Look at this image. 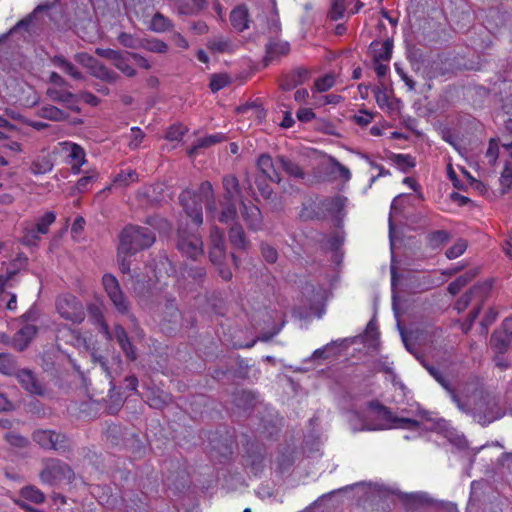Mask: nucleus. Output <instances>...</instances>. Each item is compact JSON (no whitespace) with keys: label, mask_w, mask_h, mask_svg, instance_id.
I'll use <instances>...</instances> for the list:
<instances>
[{"label":"nucleus","mask_w":512,"mask_h":512,"mask_svg":"<svg viewBox=\"0 0 512 512\" xmlns=\"http://www.w3.org/2000/svg\"><path fill=\"white\" fill-rule=\"evenodd\" d=\"M347 419L353 432L388 429L414 430L420 426L418 420L409 417H399L378 401H370L363 411H350Z\"/></svg>","instance_id":"obj_1"},{"label":"nucleus","mask_w":512,"mask_h":512,"mask_svg":"<svg viewBox=\"0 0 512 512\" xmlns=\"http://www.w3.org/2000/svg\"><path fill=\"white\" fill-rule=\"evenodd\" d=\"M156 240L154 232L148 227L126 226L119 235L118 264L122 273L130 272L128 257L151 247Z\"/></svg>","instance_id":"obj_2"},{"label":"nucleus","mask_w":512,"mask_h":512,"mask_svg":"<svg viewBox=\"0 0 512 512\" xmlns=\"http://www.w3.org/2000/svg\"><path fill=\"white\" fill-rule=\"evenodd\" d=\"M427 369L430 374L449 391L452 401L456 404L458 409L464 413L471 412L474 420L480 425L487 426L504 416V411L501 409L498 400L490 396H481L474 402L472 410H469L466 404L449 388L445 379L435 368L428 366Z\"/></svg>","instance_id":"obj_3"},{"label":"nucleus","mask_w":512,"mask_h":512,"mask_svg":"<svg viewBox=\"0 0 512 512\" xmlns=\"http://www.w3.org/2000/svg\"><path fill=\"white\" fill-rule=\"evenodd\" d=\"M199 191L200 195L186 190L179 196L180 203L187 217H189L196 226H200L203 223L201 205L203 200L206 203L207 213L213 215L216 213V203L212 184L208 181L203 182L200 185Z\"/></svg>","instance_id":"obj_4"},{"label":"nucleus","mask_w":512,"mask_h":512,"mask_svg":"<svg viewBox=\"0 0 512 512\" xmlns=\"http://www.w3.org/2000/svg\"><path fill=\"white\" fill-rule=\"evenodd\" d=\"M43 465L40 479L45 484L55 485L61 482H70L73 478L72 469L59 459H46L43 461Z\"/></svg>","instance_id":"obj_5"},{"label":"nucleus","mask_w":512,"mask_h":512,"mask_svg":"<svg viewBox=\"0 0 512 512\" xmlns=\"http://www.w3.org/2000/svg\"><path fill=\"white\" fill-rule=\"evenodd\" d=\"M177 249L193 260L204 254V245L201 237L186 226H180L177 232Z\"/></svg>","instance_id":"obj_6"},{"label":"nucleus","mask_w":512,"mask_h":512,"mask_svg":"<svg viewBox=\"0 0 512 512\" xmlns=\"http://www.w3.org/2000/svg\"><path fill=\"white\" fill-rule=\"evenodd\" d=\"M102 283L109 299L113 303L115 309L124 315H128L132 322L136 319L130 314V305L124 293L122 292L119 282L112 274H104Z\"/></svg>","instance_id":"obj_7"},{"label":"nucleus","mask_w":512,"mask_h":512,"mask_svg":"<svg viewBox=\"0 0 512 512\" xmlns=\"http://www.w3.org/2000/svg\"><path fill=\"white\" fill-rule=\"evenodd\" d=\"M56 309L62 318L73 323H81L85 318L83 305L71 294L59 296Z\"/></svg>","instance_id":"obj_8"},{"label":"nucleus","mask_w":512,"mask_h":512,"mask_svg":"<svg viewBox=\"0 0 512 512\" xmlns=\"http://www.w3.org/2000/svg\"><path fill=\"white\" fill-rule=\"evenodd\" d=\"M32 439L45 450L65 452L68 449L66 436L54 430L37 429L33 432Z\"/></svg>","instance_id":"obj_9"},{"label":"nucleus","mask_w":512,"mask_h":512,"mask_svg":"<svg viewBox=\"0 0 512 512\" xmlns=\"http://www.w3.org/2000/svg\"><path fill=\"white\" fill-rule=\"evenodd\" d=\"M512 343V317L506 318L499 329L495 330L490 337V346L498 354L508 351Z\"/></svg>","instance_id":"obj_10"},{"label":"nucleus","mask_w":512,"mask_h":512,"mask_svg":"<svg viewBox=\"0 0 512 512\" xmlns=\"http://www.w3.org/2000/svg\"><path fill=\"white\" fill-rule=\"evenodd\" d=\"M493 285V280H486L474 285L469 292L462 295L455 303V309L458 312L464 311L471 301H476L478 304L482 303L489 295Z\"/></svg>","instance_id":"obj_11"},{"label":"nucleus","mask_w":512,"mask_h":512,"mask_svg":"<svg viewBox=\"0 0 512 512\" xmlns=\"http://www.w3.org/2000/svg\"><path fill=\"white\" fill-rule=\"evenodd\" d=\"M101 329L107 339L115 338L117 340L127 358L132 361L136 359V352L128 338L125 329L121 325L116 324L113 328V331L110 332L108 325L105 322H102Z\"/></svg>","instance_id":"obj_12"},{"label":"nucleus","mask_w":512,"mask_h":512,"mask_svg":"<svg viewBox=\"0 0 512 512\" xmlns=\"http://www.w3.org/2000/svg\"><path fill=\"white\" fill-rule=\"evenodd\" d=\"M15 378L18 380L21 387L30 394L43 395L45 392L44 386L37 379L34 372L30 369L23 368L18 371Z\"/></svg>","instance_id":"obj_13"},{"label":"nucleus","mask_w":512,"mask_h":512,"mask_svg":"<svg viewBox=\"0 0 512 512\" xmlns=\"http://www.w3.org/2000/svg\"><path fill=\"white\" fill-rule=\"evenodd\" d=\"M62 146V150L67 154V158L69 159L68 163L71 166V169L74 173H79L81 166L85 163V151L84 149L71 142H62L60 143Z\"/></svg>","instance_id":"obj_14"},{"label":"nucleus","mask_w":512,"mask_h":512,"mask_svg":"<svg viewBox=\"0 0 512 512\" xmlns=\"http://www.w3.org/2000/svg\"><path fill=\"white\" fill-rule=\"evenodd\" d=\"M38 329L33 324H26L18 330L12 338V346L17 351L25 350L33 338L36 336Z\"/></svg>","instance_id":"obj_15"},{"label":"nucleus","mask_w":512,"mask_h":512,"mask_svg":"<svg viewBox=\"0 0 512 512\" xmlns=\"http://www.w3.org/2000/svg\"><path fill=\"white\" fill-rule=\"evenodd\" d=\"M241 214L248 228L252 231H258L262 228V214L260 209L253 204L242 202Z\"/></svg>","instance_id":"obj_16"},{"label":"nucleus","mask_w":512,"mask_h":512,"mask_svg":"<svg viewBox=\"0 0 512 512\" xmlns=\"http://www.w3.org/2000/svg\"><path fill=\"white\" fill-rule=\"evenodd\" d=\"M258 167L269 180L276 183L281 182L277 158L273 160L270 155L262 154L258 159Z\"/></svg>","instance_id":"obj_17"},{"label":"nucleus","mask_w":512,"mask_h":512,"mask_svg":"<svg viewBox=\"0 0 512 512\" xmlns=\"http://www.w3.org/2000/svg\"><path fill=\"white\" fill-rule=\"evenodd\" d=\"M266 47V60H273L279 56L289 53L290 45L286 41L277 39V37H269Z\"/></svg>","instance_id":"obj_18"},{"label":"nucleus","mask_w":512,"mask_h":512,"mask_svg":"<svg viewBox=\"0 0 512 512\" xmlns=\"http://www.w3.org/2000/svg\"><path fill=\"white\" fill-rule=\"evenodd\" d=\"M230 22L233 28L238 32H243L249 28V13L244 5L235 7L230 14Z\"/></svg>","instance_id":"obj_19"},{"label":"nucleus","mask_w":512,"mask_h":512,"mask_svg":"<svg viewBox=\"0 0 512 512\" xmlns=\"http://www.w3.org/2000/svg\"><path fill=\"white\" fill-rule=\"evenodd\" d=\"M223 188L225 201H240L242 198L241 189L239 186L238 179L233 175H227L223 178Z\"/></svg>","instance_id":"obj_20"},{"label":"nucleus","mask_w":512,"mask_h":512,"mask_svg":"<svg viewBox=\"0 0 512 512\" xmlns=\"http://www.w3.org/2000/svg\"><path fill=\"white\" fill-rule=\"evenodd\" d=\"M277 163L280 169H282L288 176L297 180H303L305 178L306 174L304 170L295 161L279 155L277 156Z\"/></svg>","instance_id":"obj_21"},{"label":"nucleus","mask_w":512,"mask_h":512,"mask_svg":"<svg viewBox=\"0 0 512 512\" xmlns=\"http://www.w3.org/2000/svg\"><path fill=\"white\" fill-rule=\"evenodd\" d=\"M260 32L269 37H277L281 31V25L277 13L270 11L269 16L260 19Z\"/></svg>","instance_id":"obj_22"},{"label":"nucleus","mask_w":512,"mask_h":512,"mask_svg":"<svg viewBox=\"0 0 512 512\" xmlns=\"http://www.w3.org/2000/svg\"><path fill=\"white\" fill-rule=\"evenodd\" d=\"M308 72L305 69L298 68L286 74L280 83V87L284 91H289L302 84L307 78Z\"/></svg>","instance_id":"obj_23"},{"label":"nucleus","mask_w":512,"mask_h":512,"mask_svg":"<svg viewBox=\"0 0 512 512\" xmlns=\"http://www.w3.org/2000/svg\"><path fill=\"white\" fill-rule=\"evenodd\" d=\"M20 370L16 357L10 353H0V374L4 376H16Z\"/></svg>","instance_id":"obj_24"},{"label":"nucleus","mask_w":512,"mask_h":512,"mask_svg":"<svg viewBox=\"0 0 512 512\" xmlns=\"http://www.w3.org/2000/svg\"><path fill=\"white\" fill-rule=\"evenodd\" d=\"M373 52L374 61H389L392 55V42L386 40L384 42L374 41L370 45Z\"/></svg>","instance_id":"obj_25"},{"label":"nucleus","mask_w":512,"mask_h":512,"mask_svg":"<svg viewBox=\"0 0 512 512\" xmlns=\"http://www.w3.org/2000/svg\"><path fill=\"white\" fill-rule=\"evenodd\" d=\"M225 140V136L221 133H216L212 135H208L202 138H199L188 150V155L190 157L197 154L199 149L208 148L216 143H220Z\"/></svg>","instance_id":"obj_26"},{"label":"nucleus","mask_w":512,"mask_h":512,"mask_svg":"<svg viewBox=\"0 0 512 512\" xmlns=\"http://www.w3.org/2000/svg\"><path fill=\"white\" fill-rule=\"evenodd\" d=\"M222 210L220 213H215V215L210 214L213 218H216L224 224H231L234 222L237 216L236 202L233 201H225L221 203Z\"/></svg>","instance_id":"obj_27"},{"label":"nucleus","mask_w":512,"mask_h":512,"mask_svg":"<svg viewBox=\"0 0 512 512\" xmlns=\"http://www.w3.org/2000/svg\"><path fill=\"white\" fill-rule=\"evenodd\" d=\"M38 116L50 121H64L68 118V115L53 105H44L39 108L37 112Z\"/></svg>","instance_id":"obj_28"},{"label":"nucleus","mask_w":512,"mask_h":512,"mask_svg":"<svg viewBox=\"0 0 512 512\" xmlns=\"http://www.w3.org/2000/svg\"><path fill=\"white\" fill-rule=\"evenodd\" d=\"M52 63L61 68L66 74L70 75L72 78L80 80L83 78V75L76 69V67L69 61H67L63 56L56 55L51 59Z\"/></svg>","instance_id":"obj_29"},{"label":"nucleus","mask_w":512,"mask_h":512,"mask_svg":"<svg viewBox=\"0 0 512 512\" xmlns=\"http://www.w3.org/2000/svg\"><path fill=\"white\" fill-rule=\"evenodd\" d=\"M346 200L347 199L342 196H335L325 199L322 202V206L328 213L339 216L345 207Z\"/></svg>","instance_id":"obj_30"},{"label":"nucleus","mask_w":512,"mask_h":512,"mask_svg":"<svg viewBox=\"0 0 512 512\" xmlns=\"http://www.w3.org/2000/svg\"><path fill=\"white\" fill-rule=\"evenodd\" d=\"M41 232L37 230L34 224L26 223L23 228L21 242L26 246H34L40 240Z\"/></svg>","instance_id":"obj_31"},{"label":"nucleus","mask_w":512,"mask_h":512,"mask_svg":"<svg viewBox=\"0 0 512 512\" xmlns=\"http://www.w3.org/2000/svg\"><path fill=\"white\" fill-rule=\"evenodd\" d=\"M172 27H173V24H172L171 20L168 19L167 17H165L161 13L154 14V16L152 17L150 24H149V28L152 31L157 32V33L166 32V31L170 30Z\"/></svg>","instance_id":"obj_32"},{"label":"nucleus","mask_w":512,"mask_h":512,"mask_svg":"<svg viewBox=\"0 0 512 512\" xmlns=\"http://www.w3.org/2000/svg\"><path fill=\"white\" fill-rule=\"evenodd\" d=\"M229 240L237 249H245L248 243L245 238L244 231L239 225H234L230 228Z\"/></svg>","instance_id":"obj_33"},{"label":"nucleus","mask_w":512,"mask_h":512,"mask_svg":"<svg viewBox=\"0 0 512 512\" xmlns=\"http://www.w3.org/2000/svg\"><path fill=\"white\" fill-rule=\"evenodd\" d=\"M91 73L96 78H99L103 81H107L110 83H113L118 79V75L114 71L109 70L104 65L100 64L98 61L95 64L94 69L91 70Z\"/></svg>","instance_id":"obj_34"},{"label":"nucleus","mask_w":512,"mask_h":512,"mask_svg":"<svg viewBox=\"0 0 512 512\" xmlns=\"http://www.w3.org/2000/svg\"><path fill=\"white\" fill-rule=\"evenodd\" d=\"M53 164L47 155L38 157L31 165V172L35 175L45 174L52 170Z\"/></svg>","instance_id":"obj_35"},{"label":"nucleus","mask_w":512,"mask_h":512,"mask_svg":"<svg viewBox=\"0 0 512 512\" xmlns=\"http://www.w3.org/2000/svg\"><path fill=\"white\" fill-rule=\"evenodd\" d=\"M46 94L52 101L61 103L70 102L74 98L73 93L56 87L48 88Z\"/></svg>","instance_id":"obj_36"},{"label":"nucleus","mask_w":512,"mask_h":512,"mask_svg":"<svg viewBox=\"0 0 512 512\" xmlns=\"http://www.w3.org/2000/svg\"><path fill=\"white\" fill-rule=\"evenodd\" d=\"M475 277V273L470 271L461 276H459L456 280L451 282L448 286V292L451 295H456L465 285H467L473 278Z\"/></svg>","instance_id":"obj_37"},{"label":"nucleus","mask_w":512,"mask_h":512,"mask_svg":"<svg viewBox=\"0 0 512 512\" xmlns=\"http://www.w3.org/2000/svg\"><path fill=\"white\" fill-rule=\"evenodd\" d=\"M207 47L217 53H227L233 50V44L225 38H214L208 42Z\"/></svg>","instance_id":"obj_38"},{"label":"nucleus","mask_w":512,"mask_h":512,"mask_svg":"<svg viewBox=\"0 0 512 512\" xmlns=\"http://www.w3.org/2000/svg\"><path fill=\"white\" fill-rule=\"evenodd\" d=\"M450 238V235L447 231L445 230H437V231H433L431 232L428 236H427V241H428V245L435 249V248H438L440 247L443 243L447 242Z\"/></svg>","instance_id":"obj_39"},{"label":"nucleus","mask_w":512,"mask_h":512,"mask_svg":"<svg viewBox=\"0 0 512 512\" xmlns=\"http://www.w3.org/2000/svg\"><path fill=\"white\" fill-rule=\"evenodd\" d=\"M129 58L130 57L127 54L123 55L120 53L113 65L126 76L132 77L135 75V70L130 65Z\"/></svg>","instance_id":"obj_40"},{"label":"nucleus","mask_w":512,"mask_h":512,"mask_svg":"<svg viewBox=\"0 0 512 512\" xmlns=\"http://www.w3.org/2000/svg\"><path fill=\"white\" fill-rule=\"evenodd\" d=\"M21 496L29 501H32L36 504H40L44 502L45 496L44 494L37 488L33 486H27L21 489Z\"/></svg>","instance_id":"obj_41"},{"label":"nucleus","mask_w":512,"mask_h":512,"mask_svg":"<svg viewBox=\"0 0 512 512\" xmlns=\"http://www.w3.org/2000/svg\"><path fill=\"white\" fill-rule=\"evenodd\" d=\"M56 219V215L54 212H46L42 217H40L35 223V227L41 234H47L49 231V226L54 223Z\"/></svg>","instance_id":"obj_42"},{"label":"nucleus","mask_w":512,"mask_h":512,"mask_svg":"<svg viewBox=\"0 0 512 512\" xmlns=\"http://www.w3.org/2000/svg\"><path fill=\"white\" fill-rule=\"evenodd\" d=\"M467 241L464 239H458L450 248L446 250V257L448 259H456L461 256L467 249Z\"/></svg>","instance_id":"obj_43"},{"label":"nucleus","mask_w":512,"mask_h":512,"mask_svg":"<svg viewBox=\"0 0 512 512\" xmlns=\"http://www.w3.org/2000/svg\"><path fill=\"white\" fill-rule=\"evenodd\" d=\"M335 83V76L333 74H326L325 76L316 80L314 89L319 93H323L331 89Z\"/></svg>","instance_id":"obj_44"},{"label":"nucleus","mask_w":512,"mask_h":512,"mask_svg":"<svg viewBox=\"0 0 512 512\" xmlns=\"http://www.w3.org/2000/svg\"><path fill=\"white\" fill-rule=\"evenodd\" d=\"M176 9L180 15L191 16L197 14L203 8H198L194 2L193 4H189L185 0H179L176 2Z\"/></svg>","instance_id":"obj_45"},{"label":"nucleus","mask_w":512,"mask_h":512,"mask_svg":"<svg viewBox=\"0 0 512 512\" xmlns=\"http://www.w3.org/2000/svg\"><path fill=\"white\" fill-rule=\"evenodd\" d=\"M12 287H3V291L0 290V301L6 303L8 310H15L17 307V295L9 289Z\"/></svg>","instance_id":"obj_46"},{"label":"nucleus","mask_w":512,"mask_h":512,"mask_svg":"<svg viewBox=\"0 0 512 512\" xmlns=\"http://www.w3.org/2000/svg\"><path fill=\"white\" fill-rule=\"evenodd\" d=\"M145 138L144 132L139 127H132L129 136V147L131 149H137Z\"/></svg>","instance_id":"obj_47"},{"label":"nucleus","mask_w":512,"mask_h":512,"mask_svg":"<svg viewBox=\"0 0 512 512\" xmlns=\"http://www.w3.org/2000/svg\"><path fill=\"white\" fill-rule=\"evenodd\" d=\"M501 192L506 193L512 186V168L506 164L499 179Z\"/></svg>","instance_id":"obj_48"},{"label":"nucleus","mask_w":512,"mask_h":512,"mask_svg":"<svg viewBox=\"0 0 512 512\" xmlns=\"http://www.w3.org/2000/svg\"><path fill=\"white\" fill-rule=\"evenodd\" d=\"M187 132L183 125H172L166 132V139L169 141H180Z\"/></svg>","instance_id":"obj_49"},{"label":"nucleus","mask_w":512,"mask_h":512,"mask_svg":"<svg viewBox=\"0 0 512 512\" xmlns=\"http://www.w3.org/2000/svg\"><path fill=\"white\" fill-rule=\"evenodd\" d=\"M5 439L10 445L17 448H24L29 444V440L26 437L14 432L7 433Z\"/></svg>","instance_id":"obj_50"},{"label":"nucleus","mask_w":512,"mask_h":512,"mask_svg":"<svg viewBox=\"0 0 512 512\" xmlns=\"http://www.w3.org/2000/svg\"><path fill=\"white\" fill-rule=\"evenodd\" d=\"M345 12V0H332L329 16L332 20L343 17Z\"/></svg>","instance_id":"obj_51"},{"label":"nucleus","mask_w":512,"mask_h":512,"mask_svg":"<svg viewBox=\"0 0 512 512\" xmlns=\"http://www.w3.org/2000/svg\"><path fill=\"white\" fill-rule=\"evenodd\" d=\"M229 80L227 75L225 74H213L211 76L210 81V88L213 92H217L221 89H223L227 84Z\"/></svg>","instance_id":"obj_52"},{"label":"nucleus","mask_w":512,"mask_h":512,"mask_svg":"<svg viewBox=\"0 0 512 512\" xmlns=\"http://www.w3.org/2000/svg\"><path fill=\"white\" fill-rule=\"evenodd\" d=\"M211 247L210 249H225L223 235L219 228L213 227L210 233Z\"/></svg>","instance_id":"obj_53"},{"label":"nucleus","mask_w":512,"mask_h":512,"mask_svg":"<svg viewBox=\"0 0 512 512\" xmlns=\"http://www.w3.org/2000/svg\"><path fill=\"white\" fill-rule=\"evenodd\" d=\"M137 179V173L135 170H126V171H122L120 172L116 178H115V182L116 183H119L120 185H127L129 184L130 182H134L136 181Z\"/></svg>","instance_id":"obj_54"},{"label":"nucleus","mask_w":512,"mask_h":512,"mask_svg":"<svg viewBox=\"0 0 512 512\" xmlns=\"http://www.w3.org/2000/svg\"><path fill=\"white\" fill-rule=\"evenodd\" d=\"M75 61L79 64L89 68L90 70L94 69L97 60L93 58L91 55L85 52L77 53L74 56Z\"/></svg>","instance_id":"obj_55"},{"label":"nucleus","mask_w":512,"mask_h":512,"mask_svg":"<svg viewBox=\"0 0 512 512\" xmlns=\"http://www.w3.org/2000/svg\"><path fill=\"white\" fill-rule=\"evenodd\" d=\"M17 267L9 270L6 275H0V290L3 291V287H14L15 279L14 276L17 273Z\"/></svg>","instance_id":"obj_56"},{"label":"nucleus","mask_w":512,"mask_h":512,"mask_svg":"<svg viewBox=\"0 0 512 512\" xmlns=\"http://www.w3.org/2000/svg\"><path fill=\"white\" fill-rule=\"evenodd\" d=\"M145 48L154 53L164 54L168 51V45L161 40L148 41Z\"/></svg>","instance_id":"obj_57"},{"label":"nucleus","mask_w":512,"mask_h":512,"mask_svg":"<svg viewBox=\"0 0 512 512\" xmlns=\"http://www.w3.org/2000/svg\"><path fill=\"white\" fill-rule=\"evenodd\" d=\"M499 156V147L495 139H491L489 141V147L486 151V158L488 159L489 163L494 165L498 159Z\"/></svg>","instance_id":"obj_58"},{"label":"nucleus","mask_w":512,"mask_h":512,"mask_svg":"<svg viewBox=\"0 0 512 512\" xmlns=\"http://www.w3.org/2000/svg\"><path fill=\"white\" fill-rule=\"evenodd\" d=\"M261 252L264 259L269 263H275L278 258V253L276 249L268 244H263L261 246Z\"/></svg>","instance_id":"obj_59"},{"label":"nucleus","mask_w":512,"mask_h":512,"mask_svg":"<svg viewBox=\"0 0 512 512\" xmlns=\"http://www.w3.org/2000/svg\"><path fill=\"white\" fill-rule=\"evenodd\" d=\"M97 173H93L91 175L81 177L76 184V189L78 192H84L88 189V187L92 184V182L96 179Z\"/></svg>","instance_id":"obj_60"},{"label":"nucleus","mask_w":512,"mask_h":512,"mask_svg":"<svg viewBox=\"0 0 512 512\" xmlns=\"http://www.w3.org/2000/svg\"><path fill=\"white\" fill-rule=\"evenodd\" d=\"M373 120V115L368 112L361 110L358 114L354 115V121L360 126H367Z\"/></svg>","instance_id":"obj_61"},{"label":"nucleus","mask_w":512,"mask_h":512,"mask_svg":"<svg viewBox=\"0 0 512 512\" xmlns=\"http://www.w3.org/2000/svg\"><path fill=\"white\" fill-rule=\"evenodd\" d=\"M209 256L213 264L221 265L225 258V249H210Z\"/></svg>","instance_id":"obj_62"},{"label":"nucleus","mask_w":512,"mask_h":512,"mask_svg":"<svg viewBox=\"0 0 512 512\" xmlns=\"http://www.w3.org/2000/svg\"><path fill=\"white\" fill-rule=\"evenodd\" d=\"M127 55L135 62V64H137L139 67L143 68V69H150L151 68V65L149 63V61L144 58L143 56H141L140 54L138 53H127Z\"/></svg>","instance_id":"obj_63"},{"label":"nucleus","mask_w":512,"mask_h":512,"mask_svg":"<svg viewBox=\"0 0 512 512\" xmlns=\"http://www.w3.org/2000/svg\"><path fill=\"white\" fill-rule=\"evenodd\" d=\"M95 52L100 57L109 59L110 61H112V63H114V61L116 60V58L120 54V52H118V51H115V50H112V49H103V48H97Z\"/></svg>","instance_id":"obj_64"}]
</instances>
